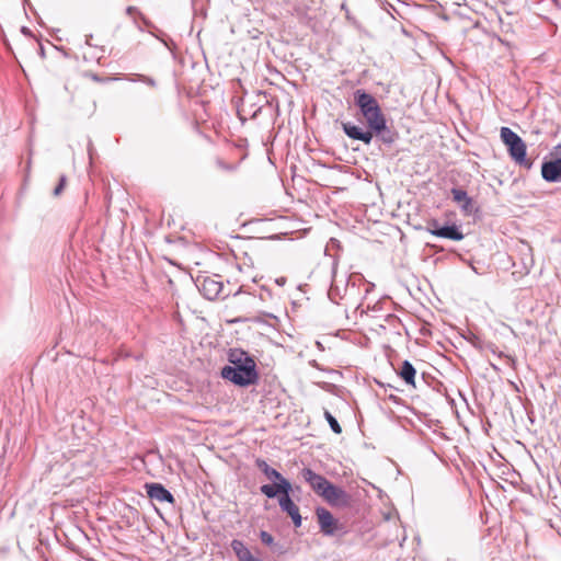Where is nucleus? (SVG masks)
Returning a JSON list of instances; mask_svg holds the SVG:
<instances>
[{
  "instance_id": "18",
  "label": "nucleus",
  "mask_w": 561,
  "mask_h": 561,
  "mask_svg": "<svg viewBox=\"0 0 561 561\" xmlns=\"http://www.w3.org/2000/svg\"><path fill=\"white\" fill-rule=\"evenodd\" d=\"M261 492L267 497H275L278 493L276 484H264L261 486Z\"/></svg>"
},
{
  "instance_id": "1",
  "label": "nucleus",
  "mask_w": 561,
  "mask_h": 561,
  "mask_svg": "<svg viewBox=\"0 0 561 561\" xmlns=\"http://www.w3.org/2000/svg\"><path fill=\"white\" fill-rule=\"evenodd\" d=\"M231 365L221 368V377L239 387L255 385L259 380L255 360L241 350L228 354Z\"/></svg>"
},
{
  "instance_id": "14",
  "label": "nucleus",
  "mask_w": 561,
  "mask_h": 561,
  "mask_svg": "<svg viewBox=\"0 0 561 561\" xmlns=\"http://www.w3.org/2000/svg\"><path fill=\"white\" fill-rule=\"evenodd\" d=\"M398 374L407 385L415 387L416 370L409 360L402 363Z\"/></svg>"
},
{
  "instance_id": "19",
  "label": "nucleus",
  "mask_w": 561,
  "mask_h": 561,
  "mask_svg": "<svg viewBox=\"0 0 561 561\" xmlns=\"http://www.w3.org/2000/svg\"><path fill=\"white\" fill-rule=\"evenodd\" d=\"M260 538H261L262 542L267 545V546H271L274 542L273 536L270 533L265 531V530L261 531Z\"/></svg>"
},
{
  "instance_id": "4",
  "label": "nucleus",
  "mask_w": 561,
  "mask_h": 561,
  "mask_svg": "<svg viewBox=\"0 0 561 561\" xmlns=\"http://www.w3.org/2000/svg\"><path fill=\"white\" fill-rule=\"evenodd\" d=\"M501 139L508 149L511 158L518 164L529 168L531 163L526 159V144L511 128H501Z\"/></svg>"
},
{
  "instance_id": "20",
  "label": "nucleus",
  "mask_w": 561,
  "mask_h": 561,
  "mask_svg": "<svg viewBox=\"0 0 561 561\" xmlns=\"http://www.w3.org/2000/svg\"><path fill=\"white\" fill-rule=\"evenodd\" d=\"M65 184H66V179L62 176V178L60 179L59 184L57 185V187H56V188H55V191H54V194H55L56 196H58V195L61 193V191L64 190Z\"/></svg>"
},
{
  "instance_id": "3",
  "label": "nucleus",
  "mask_w": 561,
  "mask_h": 561,
  "mask_svg": "<svg viewBox=\"0 0 561 561\" xmlns=\"http://www.w3.org/2000/svg\"><path fill=\"white\" fill-rule=\"evenodd\" d=\"M354 98L369 129L377 134L383 131L387 127V122L378 101L364 90L355 91Z\"/></svg>"
},
{
  "instance_id": "9",
  "label": "nucleus",
  "mask_w": 561,
  "mask_h": 561,
  "mask_svg": "<svg viewBox=\"0 0 561 561\" xmlns=\"http://www.w3.org/2000/svg\"><path fill=\"white\" fill-rule=\"evenodd\" d=\"M280 508L288 514L294 525L299 527L301 525V516L299 507L293 502L289 495H282L278 500Z\"/></svg>"
},
{
  "instance_id": "2",
  "label": "nucleus",
  "mask_w": 561,
  "mask_h": 561,
  "mask_svg": "<svg viewBox=\"0 0 561 561\" xmlns=\"http://www.w3.org/2000/svg\"><path fill=\"white\" fill-rule=\"evenodd\" d=\"M301 477L310 488L330 505H350L351 496L343 489L335 486L323 476L316 473L309 468H305L301 470Z\"/></svg>"
},
{
  "instance_id": "8",
  "label": "nucleus",
  "mask_w": 561,
  "mask_h": 561,
  "mask_svg": "<svg viewBox=\"0 0 561 561\" xmlns=\"http://www.w3.org/2000/svg\"><path fill=\"white\" fill-rule=\"evenodd\" d=\"M542 178L548 182H557L561 180V159H556L542 163Z\"/></svg>"
},
{
  "instance_id": "5",
  "label": "nucleus",
  "mask_w": 561,
  "mask_h": 561,
  "mask_svg": "<svg viewBox=\"0 0 561 561\" xmlns=\"http://www.w3.org/2000/svg\"><path fill=\"white\" fill-rule=\"evenodd\" d=\"M197 287L201 294L208 300H216L228 295L224 294V284L219 275L197 277Z\"/></svg>"
},
{
  "instance_id": "12",
  "label": "nucleus",
  "mask_w": 561,
  "mask_h": 561,
  "mask_svg": "<svg viewBox=\"0 0 561 561\" xmlns=\"http://www.w3.org/2000/svg\"><path fill=\"white\" fill-rule=\"evenodd\" d=\"M453 198L456 203H458L461 207V209L470 215L473 209V202L472 198L468 196L466 191L459 190V188H453L451 190Z\"/></svg>"
},
{
  "instance_id": "13",
  "label": "nucleus",
  "mask_w": 561,
  "mask_h": 561,
  "mask_svg": "<svg viewBox=\"0 0 561 561\" xmlns=\"http://www.w3.org/2000/svg\"><path fill=\"white\" fill-rule=\"evenodd\" d=\"M231 548L239 561H261L251 553L241 540H232Z\"/></svg>"
},
{
  "instance_id": "17",
  "label": "nucleus",
  "mask_w": 561,
  "mask_h": 561,
  "mask_svg": "<svg viewBox=\"0 0 561 561\" xmlns=\"http://www.w3.org/2000/svg\"><path fill=\"white\" fill-rule=\"evenodd\" d=\"M278 483H276L278 493H283V495H289V491L291 490L290 483L282 477V479H276Z\"/></svg>"
},
{
  "instance_id": "15",
  "label": "nucleus",
  "mask_w": 561,
  "mask_h": 561,
  "mask_svg": "<svg viewBox=\"0 0 561 561\" xmlns=\"http://www.w3.org/2000/svg\"><path fill=\"white\" fill-rule=\"evenodd\" d=\"M256 466L268 479H282V474L277 470L271 468L265 460L257 459Z\"/></svg>"
},
{
  "instance_id": "10",
  "label": "nucleus",
  "mask_w": 561,
  "mask_h": 561,
  "mask_svg": "<svg viewBox=\"0 0 561 561\" xmlns=\"http://www.w3.org/2000/svg\"><path fill=\"white\" fill-rule=\"evenodd\" d=\"M344 133L352 139L360 140L366 145H369L373 140V130L364 131L362 128L352 125L350 123H343L342 125Z\"/></svg>"
},
{
  "instance_id": "11",
  "label": "nucleus",
  "mask_w": 561,
  "mask_h": 561,
  "mask_svg": "<svg viewBox=\"0 0 561 561\" xmlns=\"http://www.w3.org/2000/svg\"><path fill=\"white\" fill-rule=\"evenodd\" d=\"M148 496L159 502L174 503L173 495L161 484L151 483L146 484Z\"/></svg>"
},
{
  "instance_id": "7",
  "label": "nucleus",
  "mask_w": 561,
  "mask_h": 561,
  "mask_svg": "<svg viewBox=\"0 0 561 561\" xmlns=\"http://www.w3.org/2000/svg\"><path fill=\"white\" fill-rule=\"evenodd\" d=\"M316 513L321 531L325 535H333L336 530V520L333 515L323 507L317 508Z\"/></svg>"
},
{
  "instance_id": "16",
  "label": "nucleus",
  "mask_w": 561,
  "mask_h": 561,
  "mask_svg": "<svg viewBox=\"0 0 561 561\" xmlns=\"http://www.w3.org/2000/svg\"><path fill=\"white\" fill-rule=\"evenodd\" d=\"M324 417L325 420L328 421V423L330 424V427L332 428V431L335 433V434H341L342 433V427L341 425L339 424V422L336 421V419L329 412V411H324Z\"/></svg>"
},
{
  "instance_id": "6",
  "label": "nucleus",
  "mask_w": 561,
  "mask_h": 561,
  "mask_svg": "<svg viewBox=\"0 0 561 561\" xmlns=\"http://www.w3.org/2000/svg\"><path fill=\"white\" fill-rule=\"evenodd\" d=\"M428 232L433 236L450 239L454 241H460L463 239V233L459 230L456 225L439 227L437 220L428 221Z\"/></svg>"
}]
</instances>
